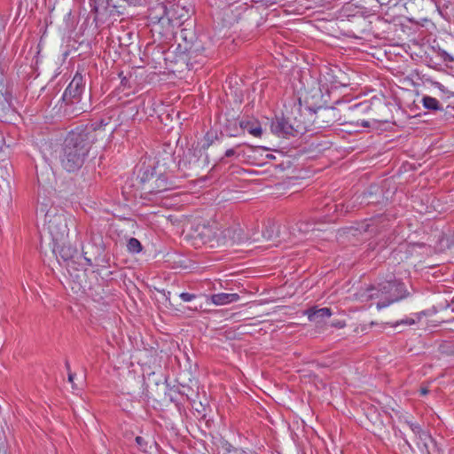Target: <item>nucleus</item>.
Listing matches in <instances>:
<instances>
[{"label": "nucleus", "mask_w": 454, "mask_h": 454, "mask_svg": "<svg viewBox=\"0 0 454 454\" xmlns=\"http://www.w3.org/2000/svg\"><path fill=\"white\" fill-rule=\"evenodd\" d=\"M147 186H144L143 189L152 194H157L168 191L171 188L172 183L168 182V177L160 174L154 178Z\"/></svg>", "instance_id": "nucleus-9"}, {"label": "nucleus", "mask_w": 454, "mask_h": 454, "mask_svg": "<svg viewBox=\"0 0 454 454\" xmlns=\"http://www.w3.org/2000/svg\"><path fill=\"white\" fill-rule=\"evenodd\" d=\"M405 423L410 427L411 431L414 434H419L421 431L420 426L419 424L411 423L409 421H405Z\"/></svg>", "instance_id": "nucleus-28"}, {"label": "nucleus", "mask_w": 454, "mask_h": 454, "mask_svg": "<svg viewBox=\"0 0 454 454\" xmlns=\"http://www.w3.org/2000/svg\"><path fill=\"white\" fill-rule=\"evenodd\" d=\"M135 440L139 448L142 450H145L146 442L145 441V439L141 436H137Z\"/></svg>", "instance_id": "nucleus-29"}, {"label": "nucleus", "mask_w": 454, "mask_h": 454, "mask_svg": "<svg viewBox=\"0 0 454 454\" xmlns=\"http://www.w3.org/2000/svg\"><path fill=\"white\" fill-rule=\"evenodd\" d=\"M380 291L385 295V301L377 303L378 309L386 308L393 302L405 298L408 294L403 283L399 281H387L380 285Z\"/></svg>", "instance_id": "nucleus-4"}, {"label": "nucleus", "mask_w": 454, "mask_h": 454, "mask_svg": "<svg viewBox=\"0 0 454 454\" xmlns=\"http://www.w3.org/2000/svg\"><path fill=\"white\" fill-rule=\"evenodd\" d=\"M410 117H417L418 115L417 114H414V115H409Z\"/></svg>", "instance_id": "nucleus-41"}, {"label": "nucleus", "mask_w": 454, "mask_h": 454, "mask_svg": "<svg viewBox=\"0 0 454 454\" xmlns=\"http://www.w3.org/2000/svg\"><path fill=\"white\" fill-rule=\"evenodd\" d=\"M319 109H320V107H318V108H311V107H309V110L311 112H313V113H317V111L319 110Z\"/></svg>", "instance_id": "nucleus-40"}, {"label": "nucleus", "mask_w": 454, "mask_h": 454, "mask_svg": "<svg viewBox=\"0 0 454 454\" xmlns=\"http://www.w3.org/2000/svg\"><path fill=\"white\" fill-rule=\"evenodd\" d=\"M179 297L182 299V301L188 302L192 301L196 295L189 293H181Z\"/></svg>", "instance_id": "nucleus-27"}, {"label": "nucleus", "mask_w": 454, "mask_h": 454, "mask_svg": "<svg viewBox=\"0 0 454 454\" xmlns=\"http://www.w3.org/2000/svg\"><path fill=\"white\" fill-rule=\"evenodd\" d=\"M106 125L107 122L100 119L85 129H77L68 133L59 153L60 164L65 170L76 172L83 166L95 139L94 131Z\"/></svg>", "instance_id": "nucleus-1"}, {"label": "nucleus", "mask_w": 454, "mask_h": 454, "mask_svg": "<svg viewBox=\"0 0 454 454\" xmlns=\"http://www.w3.org/2000/svg\"><path fill=\"white\" fill-rule=\"evenodd\" d=\"M49 203H45V198L41 200L38 196L36 208L37 217H43L44 226L48 230L53 242L66 241L69 235L70 226L76 227L75 220L67 217L63 213H59L56 208H48Z\"/></svg>", "instance_id": "nucleus-3"}, {"label": "nucleus", "mask_w": 454, "mask_h": 454, "mask_svg": "<svg viewBox=\"0 0 454 454\" xmlns=\"http://www.w3.org/2000/svg\"><path fill=\"white\" fill-rule=\"evenodd\" d=\"M434 85L435 88H437L441 91L445 92L444 86L442 83H440L438 82H434Z\"/></svg>", "instance_id": "nucleus-32"}, {"label": "nucleus", "mask_w": 454, "mask_h": 454, "mask_svg": "<svg viewBox=\"0 0 454 454\" xmlns=\"http://www.w3.org/2000/svg\"><path fill=\"white\" fill-rule=\"evenodd\" d=\"M420 393L422 395H426L428 393V389L427 387H421Z\"/></svg>", "instance_id": "nucleus-34"}, {"label": "nucleus", "mask_w": 454, "mask_h": 454, "mask_svg": "<svg viewBox=\"0 0 454 454\" xmlns=\"http://www.w3.org/2000/svg\"><path fill=\"white\" fill-rule=\"evenodd\" d=\"M157 9L160 13V16H155L154 19H158L159 22H161L164 20V17L168 15L167 8L163 4H159Z\"/></svg>", "instance_id": "nucleus-24"}, {"label": "nucleus", "mask_w": 454, "mask_h": 454, "mask_svg": "<svg viewBox=\"0 0 454 454\" xmlns=\"http://www.w3.org/2000/svg\"><path fill=\"white\" fill-rule=\"evenodd\" d=\"M54 243V251L56 249L58 250L59 258L65 262L67 270L70 271L71 269L78 270V266L81 265L82 256L79 254L77 247L70 245L69 243L67 244V240Z\"/></svg>", "instance_id": "nucleus-5"}, {"label": "nucleus", "mask_w": 454, "mask_h": 454, "mask_svg": "<svg viewBox=\"0 0 454 454\" xmlns=\"http://www.w3.org/2000/svg\"><path fill=\"white\" fill-rule=\"evenodd\" d=\"M211 301L215 305H225L238 301L239 295L238 294H216L210 296Z\"/></svg>", "instance_id": "nucleus-13"}, {"label": "nucleus", "mask_w": 454, "mask_h": 454, "mask_svg": "<svg viewBox=\"0 0 454 454\" xmlns=\"http://www.w3.org/2000/svg\"><path fill=\"white\" fill-rule=\"evenodd\" d=\"M180 38L184 42V49L189 55H192L203 50L195 33L187 28H183L179 34Z\"/></svg>", "instance_id": "nucleus-8"}, {"label": "nucleus", "mask_w": 454, "mask_h": 454, "mask_svg": "<svg viewBox=\"0 0 454 454\" xmlns=\"http://www.w3.org/2000/svg\"><path fill=\"white\" fill-rule=\"evenodd\" d=\"M4 192V191L2 188V185L0 184V198H4V194H3Z\"/></svg>", "instance_id": "nucleus-37"}, {"label": "nucleus", "mask_w": 454, "mask_h": 454, "mask_svg": "<svg viewBox=\"0 0 454 454\" xmlns=\"http://www.w3.org/2000/svg\"><path fill=\"white\" fill-rule=\"evenodd\" d=\"M84 79L79 72H76L73 80L65 90L62 100L67 106L77 105L81 101V96L84 90Z\"/></svg>", "instance_id": "nucleus-6"}, {"label": "nucleus", "mask_w": 454, "mask_h": 454, "mask_svg": "<svg viewBox=\"0 0 454 454\" xmlns=\"http://www.w3.org/2000/svg\"><path fill=\"white\" fill-rule=\"evenodd\" d=\"M380 291L376 289L374 286H369L364 290H360L358 297L362 301H367L375 298L380 297Z\"/></svg>", "instance_id": "nucleus-15"}, {"label": "nucleus", "mask_w": 454, "mask_h": 454, "mask_svg": "<svg viewBox=\"0 0 454 454\" xmlns=\"http://www.w3.org/2000/svg\"><path fill=\"white\" fill-rule=\"evenodd\" d=\"M336 104H337V106H343V108H337V107H331V108L333 110H337V111L348 110V111H354V112L361 113V114L367 113L371 110V105L367 101H364V102H362L359 104H353V105H349L348 103H346V102H337Z\"/></svg>", "instance_id": "nucleus-12"}, {"label": "nucleus", "mask_w": 454, "mask_h": 454, "mask_svg": "<svg viewBox=\"0 0 454 454\" xmlns=\"http://www.w3.org/2000/svg\"><path fill=\"white\" fill-rule=\"evenodd\" d=\"M377 124H378V121L376 120H373L372 122L371 121H363L362 127H364V128H369V127L377 128Z\"/></svg>", "instance_id": "nucleus-30"}, {"label": "nucleus", "mask_w": 454, "mask_h": 454, "mask_svg": "<svg viewBox=\"0 0 454 454\" xmlns=\"http://www.w3.org/2000/svg\"><path fill=\"white\" fill-rule=\"evenodd\" d=\"M138 178L140 182L144 184V186H147L149 184H152L151 182L154 179V173L153 169L148 167L145 168L142 173L141 171L139 172Z\"/></svg>", "instance_id": "nucleus-17"}, {"label": "nucleus", "mask_w": 454, "mask_h": 454, "mask_svg": "<svg viewBox=\"0 0 454 454\" xmlns=\"http://www.w3.org/2000/svg\"><path fill=\"white\" fill-rule=\"evenodd\" d=\"M225 130L229 133L231 137H235L238 135L239 129L237 127V121L234 120L233 123L230 125H226Z\"/></svg>", "instance_id": "nucleus-23"}, {"label": "nucleus", "mask_w": 454, "mask_h": 454, "mask_svg": "<svg viewBox=\"0 0 454 454\" xmlns=\"http://www.w3.org/2000/svg\"><path fill=\"white\" fill-rule=\"evenodd\" d=\"M306 314L309 321L319 324L322 323L325 318H328L332 316V310L326 307L321 309L311 308L306 311Z\"/></svg>", "instance_id": "nucleus-11"}, {"label": "nucleus", "mask_w": 454, "mask_h": 454, "mask_svg": "<svg viewBox=\"0 0 454 454\" xmlns=\"http://www.w3.org/2000/svg\"><path fill=\"white\" fill-rule=\"evenodd\" d=\"M7 166H8V162H5L4 163V168H5V174H4V171H3V167H0V176L1 178L3 179V181L6 184V188H7V192L10 193V178L12 176L11 173L7 170Z\"/></svg>", "instance_id": "nucleus-21"}, {"label": "nucleus", "mask_w": 454, "mask_h": 454, "mask_svg": "<svg viewBox=\"0 0 454 454\" xmlns=\"http://www.w3.org/2000/svg\"><path fill=\"white\" fill-rule=\"evenodd\" d=\"M345 325H346L345 322L340 321V320L332 323V326L339 328V329L343 328Z\"/></svg>", "instance_id": "nucleus-31"}, {"label": "nucleus", "mask_w": 454, "mask_h": 454, "mask_svg": "<svg viewBox=\"0 0 454 454\" xmlns=\"http://www.w3.org/2000/svg\"><path fill=\"white\" fill-rule=\"evenodd\" d=\"M128 250L131 253H139L142 250V245L136 238H130L127 244Z\"/></svg>", "instance_id": "nucleus-20"}, {"label": "nucleus", "mask_w": 454, "mask_h": 454, "mask_svg": "<svg viewBox=\"0 0 454 454\" xmlns=\"http://www.w3.org/2000/svg\"><path fill=\"white\" fill-rule=\"evenodd\" d=\"M66 368H67V372H70V364H69L68 361H66Z\"/></svg>", "instance_id": "nucleus-39"}, {"label": "nucleus", "mask_w": 454, "mask_h": 454, "mask_svg": "<svg viewBox=\"0 0 454 454\" xmlns=\"http://www.w3.org/2000/svg\"><path fill=\"white\" fill-rule=\"evenodd\" d=\"M74 110H82L80 114H85L87 112V110L82 109V107H75Z\"/></svg>", "instance_id": "nucleus-36"}, {"label": "nucleus", "mask_w": 454, "mask_h": 454, "mask_svg": "<svg viewBox=\"0 0 454 454\" xmlns=\"http://www.w3.org/2000/svg\"><path fill=\"white\" fill-rule=\"evenodd\" d=\"M83 259L88 262V265H91L92 264L90 259L87 258L86 256H83Z\"/></svg>", "instance_id": "nucleus-38"}, {"label": "nucleus", "mask_w": 454, "mask_h": 454, "mask_svg": "<svg viewBox=\"0 0 454 454\" xmlns=\"http://www.w3.org/2000/svg\"><path fill=\"white\" fill-rule=\"evenodd\" d=\"M314 223H309V222H298L295 223V225L292 228V231L294 234L295 231L301 232V233H307L310 231L314 230Z\"/></svg>", "instance_id": "nucleus-18"}, {"label": "nucleus", "mask_w": 454, "mask_h": 454, "mask_svg": "<svg viewBox=\"0 0 454 454\" xmlns=\"http://www.w3.org/2000/svg\"><path fill=\"white\" fill-rule=\"evenodd\" d=\"M275 224L269 223L262 231L261 236L266 240H271L275 237Z\"/></svg>", "instance_id": "nucleus-19"}, {"label": "nucleus", "mask_w": 454, "mask_h": 454, "mask_svg": "<svg viewBox=\"0 0 454 454\" xmlns=\"http://www.w3.org/2000/svg\"><path fill=\"white\" fill-rule=\"evenodd\" d=\"M416 323V320L413 319V318H405V319H402L401 321H397L395 324V326H398V325H412Z\"/></svg>", "instance_id": "nucleus-25"}, {"label": "nucleus", "mask_w": 454, "mask_h": 454, "mask_svg": "<svg viewBox=\"0 0 454 454\" xmlns=\"http://www.w3.org/2000/svg\"><path fill=\"white\" fill-rule=\"evenodd\" d=\"M237 154L236 150L234 148L228 149L225 151L224 155L220 159L221 162H224V158H231Z\"/></svg>", "instance_id": "nucleus-26"}, {"label": "nucleus", "mask_w": 454, "mask_h": 454, "mask_svg": "<svg viewBox=\"0 0 454 454\" xmlns=\"http://www.w3.org/2000/svg\"><path fill=\"white\" fill-rule=\"evenodd\" d=\"M226 96L228 100H230V97H231L235 104H240L242 101V91L240 90H233L231 89L230 93L226 92Z\"/></svg>", "instance_id": "nucleus-22"}, {"label": "nucleus", "mask_w": 454, "mask_h": 454, "mask_svg": "<svg viewBox=\"0 0 454 454\" xmlns=\"http://www.w3.org/2000/svg\"><path fill=\"white\" fill-rule=\"evenodd\" d=\"M422 104L424 106V107L427 110H431V111H442V107H441V105H440V102L433 98V97H430V96H424L422 98Z\"/></svg>", "instance_id": "nucleus-16"}, {"label": "nucleus", "mask_w": 454, "mask_h": 454, "mask_svg": "<svg viewBox=\"0 0 454 454\" xmlns=\"http://www.w3.org/2000/svg\"><path fill=\"white\" fill-rule=\"evenodd\" d=\"M223 239L231 241L232 244H241L247 241L258 242L260 241L259 234L255 231L253 233H245L244 230L239 223H235L224 229L222 231Z\"/></svg>", "instance_id": "nucleus-7"}, {"label": "nucleus", "mask_w": 454, "mask_h": 454, "mask_svg": "<svg viewBox=\"0 0 454 454\" xmlns=\"http://www.w3.org/2000/svg\"><path fill=\"white\" fill-rule=\"evenodd\" d=\"M221 138H223L222 133L218 134L216 130H208L202 140L201 149L207 150L213 144L219 141Z\"/></svg>", "instance_id": "nucleus-14"}, {"label": "nucleus", "mask_w": 454, "mask_h": 454, "mask_svg": "<svg viewBox=\"0 0 454 454\" xmlns=\"http://www.w3.org/2000/svg\"><path fill=\"white\" fill-rule=\"evenodd\" d=\"M308 115H275L271 121V132L279 137L289 138L304 134L308 130H312V125L315 129H324L330 126L331 120H321L325 115H316L311 121L306 118Z\"/></svg>", "instance_id": "nucleus-2"}, {"label": "nucleus", "mask_w": 454, "mask_h": 454, "mask_svg": "<svg viewBox=\"0 0 454 454\" xmlns=\"http://www.w3.org/2000/svg\"><path fill=\"white\" fill-rule=\"evenodd\" d=\"M239 129L242 130H247L249 134L259 137L262 134V129L261 124L258 121L254 118H250L249 120H240L239 121Z\"/></svg>", "instance_id": "nucleus-10"}, {"label": "nucleus", "mask_w": 454, "mask_h": 454, "mask_svg": "<svg viewBox=\"0 0 454 454\" xmlns=\"http://www.w3.org/2000/svg\"><path fill=\"white\" fill-rule=\"evenodd\" d=\"M74 375H75V374H74V373H73V372H68V380H69L70 382H73L74 378Z\"/></svg>", "instance_id": "nucleus-33"}, {"label": "nucleus", "mask_w": 454, "mask_h": 454, "mask_svg": "<svg viewBox=\"0 0 454 454\" xmlns=\"http://www.w3.org/2000/svg\"><path fill=\"white\" fill-rule=\"evenodd\" d=\"M445 323L452 325L450 329L454 331V317L450 320L445 321Z\"/></svg>", "instance_id": "nucleus-35"}]
</instances>
